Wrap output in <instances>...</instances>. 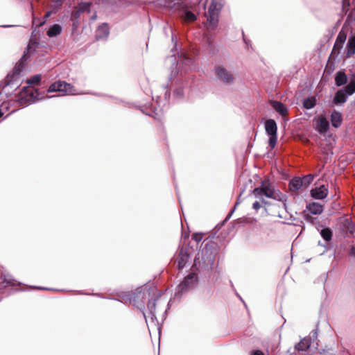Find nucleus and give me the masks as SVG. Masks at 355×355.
Wrapping results in <instances>:
<instances>
[{
	"mask_svg": "<svg viewBox=\"0 0 355 355\" xmlns=\"http://www.w3.org/2000/svg\"><path fill=\"white\" fill-rule=\"evenodd\" d=\"M308 210L313 214H320L323 211V207L318 202H311L307 205Z\"/></svg>",
	"mask_w": 355,
	"mask_h": 355,
	"instance_id": "nucleus-15",
	"label": "nucleus"
},
{
	"mask_svg": "<svg viewBox=\"0 0 355 355\" xmlns=\"http://www.w3.org/2000/svg\"><path fill=\"white\" fill-rule=\"evenodd\" d=\"M49 92H60L63 95H74L76 94V89L74 87L64 81L58 80L52 83L48 89Z\"/></svg>",
	"mask_w": 355,
	"mask_h": 355,
	"instance_id": "nucleus-2",
	"label": "nucleus"
},
{
	"mask_svg": "<svg viewBox=\"0 0 355 355\" xmlns=\"http://www.w3.org/2000/svg\"><path fill=\"white\" fill-rule=\"evenodd\" d=\"M21 283L7 273L3 267L0 266V291L9 287L21 286Z\"/></svg>",
	"mask_w": 355,
	"mask_h": 355,
	"instance_id": "nucleus-3",
	"label": "nucleus"
},
{
	"mask_svg": "<svg viewBox=\"0 0 355 355\" xmlns=\"http://www.w3.org/2000/svg\"><path fill=\"white\" fill-rule=\"evenodd\" d=\"M184 264H185V263L184 261L183 258H180L178 260V268H182L184 266Z\"/></svg>",
	"mask_w": 355,
	"mask_h": 355,
	"instance_id": "nucleus-32",
	"label": "nucleus"
},
{
	"mask_svg": "<svg viewBox=\"0 0 355 355\" xmlns=\"http://www.w3.org/2000/svg\"><path fill=\"white\" fill-rule=\"evenodd\" d=\"M41 21L39 19L33 18V24H35L37 26V24H38Z\"/></svg>",
	"mask_w": 355,
	"mask_h": 355,
	"instance_id": "nucleus-34",
	"label": "nucleus"
},
{
	"mask_svg": "<svg viewBox=\"0 0 355 355\" xmlns=\"http://www.w3.org/2000/svg\"><path fill=\"white\" fill-rule=\"evenodd\" d=\"M261 204H260V202H259V201H256V202H254L253 203V205H252V207H253V209H255V210H257V211L258 209H259L261 208Z\"/></svg>",
	"mask_w": 355,
	"mask_h": 355,
	"instance_id": "nucleus-29",
	"label": "nucleus"
},
{
	"mask_svg": "<svg viewBox=\"0 0 355 355\" xmlns=\"http://www.w3.org/2000/svg\"><path fill=\"white\" fill-rule=\"evenodd\" d=\"M347 55L348 57L352 56L355 53V36L352 37L349 39L347 44Z\"/></svg>",
	"mask_w": 355,
	"mask_h": 355,
	"instance_id": "nucleus-19",
	"label": "nucleus"
},
{
	"mask_svg": "<svg viewBox=\"0 0 355 355\" xmlns=\"http://www.w3.org/2000/svg\"><path fill=\"white\" fill-rule=\"evenodd\" d=\"M348 94V91L346 89V86L343 89L338 90L335 95L334 102L336 104L343 103L347 100V96Z\"/></svg>",
	"mask_w": 355,
	"mask_h": 355,
	"instance_id": "nucleus-10",
	"label": "nucleus"
},
{
	"mask_svg": "<svg viewBox=\"0 0 355 355\" xmlns=\"http://www.w3.org/2000/svg\"><path fill=\"white\" fill-rule=\"evenodd\" d=\"M311 345V339L304 338L302 339L296 345L295 349L297 351H306Z\"/></svg>",
	"mask_w": 355,
	"mask_h": 355,
	"instance_id": "nucleus-16",
	"label": "nucleus"
},
{
	"mask_svg": "<svg viewBox=\"0 0 355 355\" xmlns=\"http://www.w3.org/2000/svg\"><path fill=\"white\" fill-rule=\"evenodd\" d=\"M344 226L349 231H352L354 229V225L350 219L346 218L344 220Z\"/></svg>",
	"mask_w": 355,
	"mask_h": 355,
	"instance_id": "nucleus-26",
	"label": "nucleus"
},
{
	"mask_svg": "<svg viewBox=\"0 0 355 355\" xmlns=\"http://www.w3.org/2000/svg\"><path fill=\"white\" fill-rule=\"evenodd\" d=\"M347 78L343 71H338L335 76V83L337 86H342L347 83Z\"/></svg>",
	"mask_w": 355,
	"mask_h": 355,
	"instance_id": "nucleus-17",
	"label": "nucleus"
},
{
	"mask_svg": "<svg viewBox=\"0 0 355 355\" xmlns=\"http://www.w3.org/2000/svg\"><path fill=\"white\" fill-rule=\"evenodd\" d=\"M51 14H52L51 11L46 12L44 16V19L42 21H40L38 24H37V26L40 27V26H43L46 23V19L51 15Z\"/></svg>",
	"mask_w": 355,
	"mask_h": 355,
	"instance_id": "nucleus-27",
	"label": "nucleus"
},
{
	"mask_svg": "<svg viewBox=\"0 0 355 355\" xmlns=\"http://www.w3.org/2000/svg\"><path fill=\"white\" fill-rule=\"evenodd\" d=\"M3 116L2 112L0 110V118Z\"/></svg>",
	"mask_w": 355,
	"mask_h": 355,
	"instance_id": "nucleus-36",
	"label": "nucleus"
},
{
	"mask_svg": "<svg viewBox=\"0 0 355 355\" xmlns=\"http://www.w3.org/2000/svg\"><path fill=\"white\" fill-rule=\"evenodd\" d=\"M155 306H156V302H155V300L153 299V300H150L148 302V304H147V306H148V309H149L150 311V313L152 315H154V313H153V311L155 310Z\"/></svg>",
	"mask_w": 355,
	"mask_h": 355,
	"instance_id": "nucleus-23",
	"label": "nucleus"
},
{
	"mask_svg": "<svg viewBox=\"0 0 355 355\" xmlns=\"http://www.w3.org/2000/svg\"><path fill=\"white\" fill-rule=\"evenodd\" d=\"M302 180H303V184L308 186L313 180V175L311 174L306 175Z\"/></svg>",
	"mask_w": 355,
	"mask_h": 355,
	"instance_id": "nucleus-25",
	"label": "nucleus"
},
{
	"mask_svg": "<svg viewBox=\"0 0 355 355\" xmlns=\"http://www.w3.org/2000/svg\"><path fill=\"white\" fill-rule=\"evenodd\" d=\"M41 81V76L35 75L27 80L29 86L26 89V94L30 96L28 100H33L37 98L38 93L34 89L33 85H38Z\"/></svg>",
	"mask_w": 355,
	"mask_h": 355,
	"instance_id": "nucleus-5",
	"label": "nucleus"
},
{
	"mask_svg": "<svg viewBox=\"0 0 355 355\" xmlns=\"http://www.w3.org/2000/svg\"><path fill=\"white\" fill-rule=\"evenodd\" d=\"M62 32V27L59 24H54L46 32V35L50 37H55L60 35Z\"/></svg>",
	"mask_w": 355,
	"mask_h": 355,
	"instance_id": "nucleus-18",
	"label": "nucleus"
},
{
	"mask_svg": "<svg viewBox=\"0 0 355 355\" xmlns=\"http://www.w3.org/2000/svg\"><path fill=\"white\" fill-rule=\"evenodd\" d=\"M349 255L351 257H355V246L353 245L349 250Z\"/></svg>",
	"mask_w": 355,
	"mask_h": 355,
	"instance_id": "nucleus-31",
	"label": "nucleus"
},
{
	"mask_svg": "<svg viewBox=\"0 0 355 355\" xmlns=\"http://www.w3.org/2000/svg\"><path fill=\"white\" fill-rule=\"evenodd\" d=\"M211 6H211L209 7V10H211ZM209 12H210V10H209Z\"/></svg>",
	"mask_w": 355,
	"mask_h": 355,
	"instance_id": "nucleus-39",
	"label": "nucleus"
},
{
	"mask_svg": "<svg viewBox=\"0 0 355 355\" xmlns=\"http://www.w3.org/2000/svg\"><path fill=\"white\" fill-rule=\"evenodd\" d=\"M349 5V0H342L343 12L345 14H347V12H348Z\"/></svg>",
	"mask_w": 355,
	"mask_h": 355,
	"instance_id": "nucleus-24",
	"label": "nucleus"
},
{
	"mask_svg": "<svg viewBox=\"0 0 355 355\" xmlns=\"http://www.w3.org/2000/svg\"><path fill=\"white\" fill-rule=\"evenodd\" d=\"M316 105L315 97L307 98L304 101L303 105L306 109H311Z\"/></svg>",
	"mask_w": 355,
	"mask_h": 355,
	"instance_id": "nucleus-20",
	"label": "nucleus"
},
{
	"mask_svg": "<svg viewBox=\"0 0 355 355\" xmlns=\"http://www.w3.org/2000/svg\"><path fill=\"white\" fill-rule=\"evenodd\" d=\"M252 194L256 198H261L263 196L272 199H277L279 195L269 181H262L259 187L254 188Z\"/></svg>",
	"mask_w": 355,
	"mask_h": 355,
	"instance_id": "nucleus-1",
	"label": "nucleus"
},
{
	"mask_svg": "<svg viewBox=\"0 0 355 355\" xmlns=\"http://www.w3.org/2000/svg\"><path fill=\"white\" fill-rule=\"evenodd\" d=\"M303 185V180L300 178H294L289 182V189L291 191H297Z\"/></svg>",
	"mask_w": 355,
	"mask_h": 355,
	"instance_id": "nucleus-12",
	"label": "nucleus"
},
{
	"mask_svg": "<svg viewBox=\"0 0 355 355\" xmlns=\"http://www.w3.org/2000/svg\"><path fill=\"white\" fill-rule=\"evenodd\" d=\"M315 128L320 133H325L329 127V123L324 116H318L313 120Z\"/></svg>",
	"mask_w": 355,
	"mask_h": 355,
	"instance_id": "nucleus-6",
	"label": "nucleus"
},
{
	"mask_svg": "<svg viewBox=\"0 0 355 355\" xmlns=\"http://www.w3.org/2000/svg\"><path fill=\"white\" fill-rule=\"evenodd\" d=\"M347 39V32L343 29L340 31L334 43L332 53H339L340 49L343 48V44Z\"/></svg>",
	"mask_w": 355,
	"mask_h": 355,
	"instance_id": "nucleus-7",
	"label": "nucleus"
},
{
	"mask_svg": "<svg viewBox=\"0 0 355 355\" xmlns=\"http://www.w3.org/2000/svg\"><path fill=\"white\" fill-rule=\"evenodd\" d=\"M261 202H262L263 203H266V202H265V201H264V200H263V199L261 200Z\"/></svg>",
	"mask_w": 355,
	"mask_h": 355,
	"instance_id": "nucleus-38",
	"label": "nucleus"
},
{
	"mask_svg": "<svg viewBox=\"0 0 355 355\" xmlns=\"http://www.w3.org/2000/svg\"><path fill=\"white\" fill-rule=\"evenodd\" d=\"M109 35V27L107 24L99 26L96 30V36L98 40L103 39Z\"/></svg>",
	"mask_w": 355,
	"mask_h": 355,
	"instance_id": "nucleus-14",
	"label": "nucleus"
},
{
	"mask_svg": "<svg viewBox=\"0 0 355 355\" xmlns=\"http://www.w3.org/2000/svg\"><path fill=\"white\" fill-rule=\"evenodd\" d=\"M265 129L267 135L269 136V146L271 147V148H274L277 141V127L275 120L267 119L265 121Z\"/></svg>",
	"mask_w": 355,
	"mask_h": 355,
	"instance_id": "nucleus-4",
	"label": "nucleus"
},
{
	"mask_svg": "<svg viewBox=\"0 0 355 355\" xmlns=\"http://www.w3.org/2000/svg\"><path fill=\"white\" fill-rule=\"evenodd\" d=\"M303 142H304V143H308V142H309V139H307V138H306V139H304L303 140Z\"/></svg>",
	"mask_w": 355,
	"mask_h": 355,
	"instance_id": "nucleus-35",
	"label": "nucleus"
},
{
	"mask_svg": "<svg viewBox=\"0 0 355 355\" xmlns=\"http://www.w3.org/2000/svg\"><path fill=\"white\" fill-rule=\"evenodd\" d=\"M193 239L195 240L196 242H200L202 239V234H194L193 235Z\"/></svg>",
	"mask_w": 355,
	"mask_h": 355,
	"instance_id": "nucleus-28",
	"label": "nucleus"
},
{
	"mask_svg": "<svg viewBox=\"0 0 355 355\" xmlns=\"http://www.w3.org/2000/svg\"><path fill=\"white\" fill-rule=\"evenodd\" d=\"M252 355H264L261 350H255L252 352Z\"/></svg>",
	"mask_w": 355,
	"mask_h": 355,
	"instance_id": "nucleus-33",
	"label": "nucleus"
},
{
	"mask_svg": "<svg viewBox=\"0 0 355 355\" xmlns=\"http://www.w3.org/2000/svg\"><path fill=\"white\" fill-rule=\"evenodd\" d=\"M54 1H56V2H60V1H61L62 0H54Z\"/></svg>",
	"mask_w": 355,
	"mask_h": 355,
	"instance_id": "nucleus-37",
	"label": "nucleus"
},
{
	"mask_svg": "<svg viewBox=\"0 0 355 355\" xmlns=\"http://www.w3.org/2000/svg\"><path fill=\"white\" fill-rule=\"evenodd\" d=\"M193 276L188 275L187 277L184 278V281L182 282V284L186 286L189 280H192Z\"/></svg>",
	"mask_w": 355,
	"mask_h": 355,
	"instance_id": "nucleus-30",
	"label": "nucleus"
},
{
	"mask_svg": "<svg viewBox=\"0 0 355 355\" xmlns=\"http://www.w3.org/2000/svg\"><path fill=\"white\" fill-rule=\"evenodd\" d=\"M271 105L273 109L279 113L283 117L286 116L288 114V111L287 107L284 104L279 101H272L271 102Z\"/></svg>",
	"mask_w": 355,
	"mask_h": 355,
	"instance_id": "nucleus-11",
	"label": "nucleus"
},
{
	"mask_svg": "<svg viewBox=\"0 0 355 355\" xmlns=\"http://www.w3.org/2000/svg\"><path fill=\"white\" fill-rule=\"evenodd\" d=\"M311 196L315 199L322 200L325 198L328 194V189L325 185H321L313 189L311 191Z\"/></svg>",
	"mask_w": 355,
	"mask_h": 355,
	"instance_id": "nucleus-9",
	"label": "nucleus"
},
{
	"mask_svg": "<svg viewBox=\"0 0 355 355\" xmlns=\"http://www.w3.org/2000/svg\"><path fill=\"white\" fill-rule=\"evenodd\" d=\"M216 74L221 80L227 83L232 82L234 79L233 75L222 67H216Z\"/></svg>",
	"mask_w": 355,
	"mask_h": 355,
	"instance_id": "nucleus-8",
	"label": "nucleus"
},
{
	"mask_svg": "<svg viewBox=\"0 0 355 355\" xmlns=\"http://www.w3.org/2000/svg\"><path fill=\"white\" fill-rule=\"evenodd\" d=\"M331 121L334 127L338 128L343 121L342 114L339 112L334 110L331 115Z\"/></svg>",
	"mask_w": 355,
	"mask_h": 355,
	"instance_id": "nucleus-13",
	"label": "nucleus"
},
{
	"mask_svg": "<svg viewBox=\"0 0 355 355\" xmlns=\"http://www.w3.org/2000/svg\"><path fill=\"white\" fill-rule=\"evenodd\" d=\"M321 236L326 241H330L332 238V232L329 228H324L320 232Z\"/></svg>",
	"mask_w": 355,
	"mask_h": 355,
	"instance_id": "nucleus-21",
	"label": "nucleus"
},
{
	"mask_svg": "<svg viewBox=\"0 0 355 355\" xmlns=\"http://www.w3.org/2000/svg\"><path fill=\"white\" fill-rule=\"evenodd\" d=\"M196 19V15L191 11H187L185 12L184 16V20L185 21H194Z\"/></svg>",
	"mask_w": 355,
	"mask_h": 355,
	"instance_id": "nucleus-22",
	"label": "nucleus"
}]
</instances>
